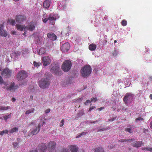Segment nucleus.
<instances>
[{
	"label": "nucleus",
	"instance_id": "obj_1",
	"mask_svg": "<svg viewBox=\"0 0 152 152\" xmlns=\"http://www.w3.org/2000/svg\"><path fill=\"white\" fill-rule=\"evenodd\" d=\"M4 84L5 86L3 87V88L8 90L11 91H15L17 89L18 86V85L15 86L14 82L11 83L10 86H8V84L7 82H4L2 77L0 75V84Z\"/></svg>",
	"mask_w": 152,
	"mask_h": 152
},
{
	"label": "nucleus",
	"instance_id": "obj_2",
	"mask_svg": "<svg viewBox=\"0 0 152 152\" xmlns=\"http://www.w3.org/2000/svg\"><path fill=\"white\" fill-rule=\"evenodd\" d=\"M91 67L89 65H86L83 67L81 69V73L82 77H87L89 76L91 72Z\"/></svg>",
	"mask_w": 152,
	"mask_h": 152
},
{
	"label": "nucleus",
	"instance_id": "obj_3",
	"mask_svg": "<svg viewBox=\"0 0 152 152\" xmlns=\"http://www.w3.org/2000/svg\"><path fill=\"white\" fill-rule=\"evenodd\" d=\"M38 83L39 86L41 88L45 89L49 86L50 82L49 79L44 78L39 80Z\"/></svg>",
	"mask_w": 152,
	"mask_h": 152
},
{
	"label": "nucleus",
	"instance_id": "obj_4",
	"mask_svg": "<svg viewBox=\"0 0 152 152\" xmlns=\"http://www.w3.org/2000/svg\"><path fill=\"white\" fill-rule=\"evenodd\" d=\"M72 64L71 61L69 60L65 61L61 66L62 69L65 72L69 70L72 66Z\"/></svg>",
	"mask_w": 152,
	"mask_h": 152
},
{
	"label": "nucleus",
	"instance_id": "obj_5",
	"mask_svg": "<svg viewBox=\"0 0 152 152\" xmlns=\"http://www.w3.org/2000/svg\"><path fill=\"white\" fill-rule=\"evenodd\" d=\"M28 76L26 72L24 70L19 71L16 75V79L17 80H22L25 79Z\"/></svg>",
	"mask_w": 152,
	"mask_h": 152
},
{
	"label": "nucleus",
	"instance_id": "obj_6",
	"mask_svg": "<svg viewBox=\"0 0 152 152\" xmlns=\"http://www.w3.org/2000/svg\"><path fill=\"white\" fill-rule=\"evenodd\" d=\"M0 70L1 72V75L5 77H10L12 73L11 70L7 68L4 69H1Z\"/></svg>",
	"mask_w": 152,
	"mask_h": 152
},
{
	"label": "nucleus",
	"instance_id": "obj_7",
	"mask_svg": "<svg viewBox=\"0 0 152 152\" xmlns=\"http://www.w3.org/2000/svg\"><path fill=\"white\" fill-rule=\"evenodd\" d=\"M56 143L54 141H50L49 142L47 145L48 150L50 152L54 151L56 148Z\"/></svg>",
	"mask_w": 152,
	"mask_h": 152
},
{
	"label": "nucleus",
	"instance_id": "obj_8",
	"mask_svg": "<svg viewBox=\"0 0 152 152\" xmlns=\"http://www.w3.org/2000/svg\"><path fill=\"white\" fill-rule=\"evenodd\" d=\"M51 72L55 75L61 76L62 72L59 67L58 66H53L50 70Z\"/></svg>",
	"mask_w": 152,
	"mask_h": 152
},
{
	"label": "nucleus",
	"instance_id": "obj_9",
	"mask_svg": "<svg viewBox=\"0 0 152 152\" xmlns=\"http://www.w3.org/2000/svg\"><path fill=\"white\" fill-rule=\"evenodd\" d=\"M26 17L25 15H17L15 17V20L17 22L21 23L26 20Z\"/></svg>",
	"mask_w": 152,
	"mask_h": 152
},
{
	"label": "nucleus",
	"instance_id": "obj_10",
	"mask_svg": "<svg viewBox=\"0 0 152 152\" xmlns=\"http://www.w3.org/2000/svg\"><path fill=\"white\" fill-rule=\"evenodd\" d=\"M42 62L44 66H46L50 64L51 61L49 57L44 56L42 58Z\"/></svg>",
	"mask_w": 152,
	"mask_h": 152
},
{
	"label": "nucleus",
	"instance_id": "obj_11",
	"mask_svg": "<svg viewBox=\"0 0 152 152\" xmlns=\"http://www.w3.org/2000/svg\"><path fill=\"white\" fill-rule=\"evenodd\" d=\"M133 97V95L131 93H127L126 95L124 97L123 100L126 104H128V101L129 99L132 100Z\"/></svg>",
	"mask_w": 152,
	"mask_h": 152
},
{
	"label": "nucleus",
	"instance_id": "obj_12",
	"mask_svg": "<svg viewBox=\"0 0 152 152\" xmlns=\"http://www.w3.org/2000/svg\"><path fill=\"white\" fill-rule=\"evenodd\" d=\"M70 45L68 42H66L63 44L61 48V51L64 52H66L69 49Z\"/></svg>",
	"mask_w": 152,
	"mask_h": 152
},
{
	"label": "nucleus",
	"instance_id": "obj_13",
	"mask_svg": "<svg viewBox=\"0 0 152 152\" xmlns=\"http://www.w3.org/2000/svg\"><path fill=\"white\" fill-rule=\"evenodd\" d=\"M47 148L45 144L42 143L39 145V150L40 152H46Z\"/></svg>",
	"mask_w": 152,
	"mask_h": 152
},
{
	"label": "nucleus",
	"instance_id": "obj_14",
	"mask_svg": "<svg viewBox=\"0 0 152 152\" xmlns=\"http://www.w3.org/2000/svg\"><path fill=\"white\" fill-rule=\"evenodd\" d=\"M68 148L71 152H77L79 149L78 147L75 145H69Z\"/></svg>",
	"mask_w": 152,
	"mask_h": 152
},
{
	"label": "nucleus",
	"instance_id": "obj_15",
	"mask_svg": "<svg viewBox=\"0 0 152 152\" xmlns=\"http://www.w3.org/2000/svg\"><path fill=\"white\" fill-rule=\"evenodd\" d=\"M4 25L3 24L0 25V35L6 37L7 36V31L3 29Z\"/></svg>",
	"mask_w": 152,
	"mask_h": 152
},
{
	"label": "nucleus",
	"instance_id": "obj_16",
	"mask_svg": "<svg viewBox=\"0 0 152 152\" xmlns=\"http://www.w3.org/2000/svg\"><path fill=\"white\" fill-rule=\"evenodd\" d=\"M35 28V26L33 23H31L28 25L25 26V31L26 30H29L30 31H32Z\"/></svg>",
	"mask_w": 152,
	"mask_h": 152
},
{
	"label": "nucleus",
	"instance_id": "obj_17",
	"mask_svg": "<svg viewBox=\"0 0 152 152\" xmlns=\"http://www.w3.org/2000/svg\"><path fill=\"white\" fill-rule=\"evenodd\" d=\"M48 38L50 40H56L57 39V37L53 33H49L47 34Z\"/></svg>",
	"mask_w": 152,
	"mask_h": 152
},
{
	"label": "nucleus",
	"instance_id": "obj_18",
	"mask_svg": "<svg viewBox=\"0 0 152 152\" xmlns=\"http://www.w3.org/2000/svg\"><path fill=\"white\" fill-rule=\"evenodd\" d=\"M143 145L144 143L142 141H136L132 145L134 147L136 148L140 147Z\"/></svg>",
	"mask_w": 152,
	"mask_h": 152
},
{
	"label": "nucleus",
	"instance_id": "obj_19",
	"mask_svg": "<svg viewBox=\"0 0 152 152\" xmlns=\"http://www.w3.org/2000/svg\"><path fill=\"white\" fill-rule=\"evenodd\" d=\"M50 0H45L43 2V6L44 8L48 9L51 3Z\"/></svg>",
	"mask_w": 152,
	"mask_h": 152
},
{
	"label": "nucleus",
	"instance_id": "obj_20",
	"mask_svg": "<svg viewBox=\"0 0 152 152\" xmlns=\"http://www.w3.org/2000/svg\"><path fill=\"white\" fill-rule=\"evenodd\" d=\"M134 126L133 125H130L127 126L125 129V131L129 133H131L133 132Z\"/></svg>",
	"mask_w": 152,
	"mask_h": 152
},
{
	"label": "nucleus",
	"instance_id": "obj_21",
	"mask_svg": "<svg viewBox=\"0 0 152 152\" xmlns=\"http://www.w3.org/2000/svg\"><path fill=\"white\" fill-rule=\"evenodd\" d=\"M39 130V129L37 127L29 133V135L31 136L36 134L38 133Z\"/></svg>",
	"mask_w": 152,
	"mask_h": 152
},
{
	"label": "nucleus",
	"instance_id": "obj_22",
	"mask_svg": "<svg viewBox=\"0 0 152 152\" xmlns=\"http://www.w3.org/2000/svg\"><path fill=\"white\" fill-rule=\"evenodd\" d=\"M48 20L49 23L50 24L54 25L55 23L56 19L53 17L50 16L48 18Z\"/></svg>",
	"mask_w": 152,
	"mask_h": 152
},
{
	"label": "nucleus",
	"instance_id": "obj_23",
	"mask_svg": "<svg viewBox=\"0 0 152 152\" xmlns=\"http://www.w3.org/2000/svg\"><path fill=\"white\" fill-rule=\"evenodd\" d=\"M16 27L18 30H19L21 31H23V29L25 30V27L24 26L19 24H17Z\"/></svg>",
	"mask_w": 152,
	"mask_h": 152
},
{
	"label": "nucleus",
	"instance_id": "obj_24",
	"mask_svg": "<svg viewBox=\"0 0 152 152\" xmlns=\"http://www.w3.org/2000/svg\"><path fill=\"white\" fill-rule=\"evenodd\" d=\"M96 45L93 43L89 45L88 48L91 51H94L96 48Z\"/></svg>",
	"mask_w": 152,
	"mask_h": 152
},
{
	"label": "nucleus",
	"instance_id": "obj_25",
	"mask_svg": "<svg viewBox=\"0 0 152 152\" xmlns=\"http://www.w3.org/2000/svg\"><path fill=\"white\" fill-rule=\"evenodd\" d=\"M18 127H14L11 129L10 131L9 132L10 134H13L15 132L18 131Z\"/></svg>",
	"mask_w": 152,
	"mask_h": 152
},
{
	"label": "nucleus",
	"instance_id": "obj_26",
	"mask_svg": "<svg viewBox=\"0 0 152 152\" xmlns=\"http://www.w3.org/2000/svg\"><path fill=\"white\" fill-rule=\"evenodd\" d=\"M95 152H104V151L102 148L98 147L95 148Z\"/></svg>",
	"mask_w": 152,
	"mask_h": 152
},
{
	"label": "nucleus",
	"instance_id": "obj_27",
	"mask_svg": "<svg viewBox=\"0 0 152 152\" xmlns=\"http://www.w3.org/2000/svg\"><path fill=\"white\" fill-rule=\"evenodd\" d=\"M46 52L45 49L43 47L41 48L39 50V54L42 55Z\"/></svg>",
	"mask_w": 152,
	"mask_h": 152
},
{
	"label": "nucleus",
	"instance_id": "obj_28",
	"mask_svg": "<svg viewBox=\"0 0 152 152\" xmlns=\"http://www.w3.org/2000/svg\"><path fill=\"white\" fill-rule=\"evenodd\" d=\"M135 140V139L134 138H133L132 139H129L128 140H126V139H121L119 140L118 141L119 142H126L127 141L129 142H131L132 141H133Z\"/></svg>",
	"mask_w": 152,
	"mask_h": 152
},
{
	"label": "nucleus",
	"instance_id": "obj_29",
	"mask_svg": "<svg viewBox=\"0 0 152 152\" xmlns=\"http://www.w3.org/2000/svg\"><path fill=\"white\" fill-rule=\"evenodd\" d=\"M10 108V107L9 106L7 107L0 106V110H6L8 109H9Z\"/></svg>",
	"mask_w": 152,
	"mask_h": 152
},
{
	"label": "nucleus",
	"instance_id": "obj_30",
	"mask_svg": "<svg viewBox=\"0 0 152 152\" xmlns=\"http://www.w3.org/2000/svg\"><path fill=\"white\" fill-rule=\"evenodd\" d=\"M8 22L9 23H10L11 25L14 26L16 24V22L15 20H14L12 19H9L8 20Z\"/></svg>",
	"mask_w": 152,
	"mask_h": 152
},
{
	"label": "nucleus",
	"instance_id": "obj_31",
	"mask_svg": "<svg viewBox=\"0 0 152 152\" xmlns=\"http://www.w3.org/2000/svg\"><path fill=\"white\" fill-rule=\"evenodd\" d=\"M34 110V108H32L31 109L26 111L25 114L26 115L29 114L30 113H33Z\"/></svg>",
	"mask_w": 152,
	"mask_h": 152
},
{
	"label": "nucleus",
	"instance_id": "obj_32",
	"mask_svg": "<svg viewBox=\"0 0 152 152\" xmlns=\"http://www.w3.org/2000/svg\"><path fill=\"white\" fill-rule=\"evenodd\" d=\"M45 77H46L45 78H47L49 79V78L50 77H51L52 75L51 74V73L50 72H46L45 73Z\"/></svg>",
	"mask_w": 152,
	"mask_h": 152
},
{
	"label": "nucleus",
	"instance_id": "obj_33",
	"mask_svg": "<svg viewBox=\"0 0 152 152\" xmlns=\"http://www.w3.org/2000/svg\"><path fill=\"white\" fill-rule=\"evenodd\" d=\"M142 149L143 150L148 151H152V148L150 147L142 148Z\"/></svg>",
	"mask_w": 152,
	"mask_h": 152
},
{
	"label": "nucleus",
	"instance_id": "obj_34",
	"mask_svg": "<svg viewBox=\"0 0 152 152\" xmlns=\"http://www.w3.org/2000/svg\"><path fill=\"white\" fill-rule=\"evenodd\" d=\"M33 64L34 66L38 67L41 64V63L40 62H36V61H34Z\"/></svg>",
	"mask_w": 152,
	"mask_h": 152
},
{
	"label": "nucleus",
	"instance_id": "obj_35",
	"mask_svg": "<svg viewBox=\"0 0 152 152\" xmlns=\"http://www.w3.org/2000/svg\"><path fill=\"white\" fill-rule=\"evenodd\" d=\"M11 113H10V114L8 115H7L3 116V118L4 120L5 121H7V119L8 118H9L11 117Z\"/></svg>",
	"mask_w": 152,
	"mask_h": 152
},
{
	"label": "nucleus",
	"instance_id": "obj_36",
	"mask_svg": "<svg viewBox=\"0 0 152 152\" xmlns=\"http://www.w3.org/2000/svg\"><path fill=\"white\" fill-rule=\"evenodd\" d=\"M8 131L7 129L5 130H4L0 132V135H2L4 133L8 134Z\"/></svg>",
	"mask_w": 152,
	"mask_h": 152
},
{
	"label": "nucleus",
	"instance_id": "obj_37",
	"mask_svg": "<svg viewBox=\"0 0 152 152\" xmlns=\"http://www.w3.org/2000/svg\"><path fill=\"white\" fill-rule=\"evenodd\" d=\"M60 152H69L68 149L66 148H63Z\"/></svg>",
	"mask_w": 152,
	"mask_h": 152
},
{
	"label": "nucleus",
	"instance_id": "obj_38",
	"mask_svg": "<svg viewBox=\"0 0 152 152\" xmlns=\"http://www.w3.org/2000/svg\"><path fill=\"white\" fill-rule=\"evenodd\" d=\"M121 24L124 26H125L127 24V22L125 20H123L121 22Z\"/></svg>",
	"mask_w": 152,
	"mask_h": 152
},
{
	"label": "nucleus",
	"instance_id": "obj_39",
	"mask_svg": "<svg viewBox=\"0 0 152 152\" xmlns=\"http://www.w3.org/2000/svg\"><path fill=\"white\" fill-rule=\"evenodd\" d=\"M118 54V51L116 50H114L113 52V55L114 56H116Z\"/></svg>",
	"mask_w": 152,
	"mask_h": 152
},
{
	"label": "nucleus",
	"instance_id": "obj_40",
	"mask_svg": "<svg viewBox=\"0 0 152 152\" xmlns=\"http://www.w3.org/2000/svg\"><path fill=\"white\" fill-rule=\"evenodd\" d=\"M115 146H115V145H114L113 144H110L109 145H108V147L109 149H112L113 148H114Z\"/></svg>",
	"mask_w": 152,
	"mask_h": 152
},
{
	"label": "nucleus",
	"instance_id": "obj_41",
	"mask_svg": "<svg viewBox=\"0 0 152 152\" xmlns=\"http://www.w3.org/2000/svg\"><path fill=\"white\" fill-rule=\"evenodd\" d=\"M86 134V132H83L81 133V134H80L78 135H77V136L76 137V138H79L82 135H84Z\"/></svg>",
	"mask_w": 152,
	"mask_h": 152
},
{
	"label": "nucleus",
	"instance_id": "obj_42",
	"mask_svg": "<svg viewBox=\"0 0 152 152\" xmlns=\"http://www.w3.org/2000/svg\"><path fill=\"white\" fill-rule=\"evenodd\" d=\"M13 145L15 148H18V144L17 142H14L13 143Z\"/></svg>",
	"mask_w": 152,
	"mask_h": 152
},
{
	"label": "nucleus",
	"instance_id": "obj_43",
	"mask_svg": "<svg viewBox=\"0 0 152 152\" xmlns=\"http://www.w3.org/2000/svg\"><path fill=\"white\" fill-rule=\"evenodd\" d=\"M143 120V118H142L141 117H139L138 118H136L135 119L136 121H142Z\"/></svg>",
	"mask_w": 152,
	"mask_h": 152
},
{
	"label": "nucleus",
	"instance_id": "obj_44",
	"mask_svg": "<svg viewBox=\"0 0 152 152\" xmlns=\"http://www.w3.org/2000/svg\"><path fill=\"white\" fill-rule=\"evenodd\" d=\"M64 119H62V120L61 121L60 123L59 124V126L60 127H62L64 124Z\"/></svg>",
	"mask_w": 152,
	"mask_h": 152
},
{
	"label": "nucleus",
	"instance_id": "obj_45",
	"mask_svg": "<svg viewBox=\"0 0 152 152\" xmlns=\"http://www.w3.org/2000/svg\"><path fill=\"white\" fill-rule=\"evenodd\" d=\"M45 124V122L44 121H43L42 124L39 123V125L38 127H37V128H38L39 129H40V127H41V126H42L43 125H44Z\"/></svg>",
	"mask_w": 152,
	"mask_h": 152
},
{
	"label": "nucleus",
	"instance_id": "obj_46",
	"mask_svg": "<svg viewBox=\"0 0 152 152\" xmlns=\"http://www.w3.org/2000/svg\"><path fill=\"white\" fill-rule=\"evenodd\" d=\"M20 52L18 51H15V56H20Z\"/></svg>",
	"mask_w": 152,
	"mask_h": 152
},
{
	"label": "nucleus",
	"instance_id": "obj_47",
	"mask_svg": "<svg viewBox=\"0 0 152 152\" xmlns=\"http://www.w3.org/2000/svg\"><path fill=\"white\" fill-rule=\"evenodd\" d=\"M83 113H84L83 111H80L77 114L79 116H81L83 115Z\"/></svg>",
	"mask_w": 152,
	"mask_h": 152
},
{
	"label": "nucleus",
	"instance_id": "obj_48",
	"mask_svg": "<svg viewBox=\"0 0 152 152\" xmlns=\"http://www.w3.org/2000/svg\"><path fill=\"white\" fill-rule=\"evenodd\" d=\"M91 102H96L97 100V99L96 98H93L91 99Z\"/></svg>",
	"mask_w": 152,
	"mask_h": 152
},
{
	"label": "nucleus",
	"instance_id": "obj_49",
	"mask_svg": "<svg viewBox=\"0 0 152 152\" xmlns=\"http://www.w3.org/2000/svg\"><path fill=\"white\" fill-rule=\"evenodd\" d=\"M91 102V100H88L86 101V102L85 103V105H87L88 103H90Z\"/></svg>",
	"mask_w": 152,
	"mask_h": 152
},
{
	"label": "nucleus",
	"instance_id": "obj_50",
	"mask_svg": "<svg viewBox=\"0 0 152 152\" xmlns=\"http://www.w3.org/2000/svg\"><path fill=\"white\" fill-rule=\"evenodd\" d=\"M96 108V107L95 106H93L92 107H91L89 110V111H91L93 109H94Z\"/></svg>",
	"mask_w": 152,
	"mask_h": 152
},
{
	"label": "nucleus",
	"instance_id": "obj_51",
	"mask_svg": "<svg viewBox=\"0 0 152 152\" xmlns=\"http://www.w3.org/2000/svg\"><path fill=\"white\" fill-rule=\"evenodd\" d=\"M48 20V18H45L43 20V21L44 23H46Z\"/></svg>",
	"mask_w": 152,
	"mask_h": 152
},
{
	"label": "nucleus",
	"instance_id": "obj_52",
	"mask_svg": "<svg viewBox=\"0 0 152 152\" xmlns=\"http://www.w3.org/2000/svg\"><path fill=\"white\" fill-rule=\"evenodd\" d=\"M50 109H48L47 110H46L45 111V113H49L50 111Z\"/></svg>",
	"mask_w": 152,
	"mask_h": 152
},
{
	"label": "nucleus",
	"instance_id": "obj_53",
	"mask_svg": "<svg viewBox=\"0 0 152 152\" xmlns=\"http://www.w3.org/2000/svg\"><path fill=\"white\" fill-rule=\"evenodd\" d=\"M104 108V107H102L100 108H99L98 109V110L99 111H101Z\"/></svg>",
	"mask_w": 152,
	"mask_h": 152
},
{
	"label": "nucleus",
	"instance_id": "obj_54",
	"mask_svg": "<svg viewBox=\"0 0 152 152\" xmlns=\"http://www.w3.org/2000/svg\"><path fill=\"white\" fill-rule=\"evenodd\" d=\"M33 100V97L32 96H31L29 99V100L32 101Z\"/></svg>",
	"mask_w": 152,
	"mask_h": 152
},
{
	"label": "nucleus",
	"instance_id": "obj_55",
	"mask_svg": "<svg viewBox=\"0 0 152 152\" xmlns=\"http://www.w3.org/2000/svg\"><path fill=\"white\" fill-rule=\"evenodd\" d=\"M105 130V129L104 128H103V129H99L98 131V132H100V131H104V130Z\"/></svg>",
	"mask_w": 152,
	"mask_h": 152
},
{
	"label": "nucleus",
	"instance_id": "obj_56",
	"mask_svg": "<svg viewBox=\"0 0 152 152\" xmlns=\"http://www.w3.org/2000/svg\"><path fill=\"white\" fill-rule=\"evenodd\" d=\"M81 40V39L80 38H78V39H76L75 40V41L77 42H78V40Z\"/></svg>",
	"mask_w": 152,
	"mask_h": 152
},
{
	"label": "nucleus",
	"instance_id": "obj_57",
	"mask_svg": "<svg viewBox=\"0 0 152 152\" xmlns=\"http://www.w3.org/2000/svg\"><path fill=\"white\" fill-rule=\"evenodd\" d=\"M16 99L14 98H12V101L13 102H15V101Z\"/></svg>",
	"mask_w": 152,
	"mask_h": 152
},
{
	"label": "nucleus",
	"instance_id": "obj_58",
	"mask_svg": "<svg viewBox=\"0 0 152 152\" xmlns=\"http://www.w3.org/2000/svg\"><path fill=\"white\" fill-rule=\"evenodd\" d=\"M12 34L14 35L16 34V32L15 31H12Z\"/></svg>",
	"mask_w": 152,
	"mask_h": 152
},
{
	"label": "nucleus",
	"instance_id": "obj_59",
	"mask_svg": "<svg viewBox=\"0 0 152 152\" xmlns=\"http://www.w3.org/2000/svg\"><path fill=\"white\" fill-rule=\"evenodd\" d=\"M29 152H38L37 150H32L31 151H29Z\"/></svg>",
	"mask_w": 152,
	"mask_h": 152
},
{
	"label": "nucleus",
	"instance_id": "obj_60",
	"mask_svg": "<svg viewBox=\"0 0 152 152\" xmlns=\"http://www.w3.org/2000/svg\"><path fill=\"white\" fill-rule=\"evenodd\" d=\"M150 126L151 128L152 129V121L151 122Z\"/></svg>",
	"mask_w": 152,
	"mask_h": 152
},
{
	"label": "nucleus",
	"instance_id": "obj_61",
	"mask_svg": "<svg viewBox=\"0 0 152 152\" xmlns=\"http://www.w3.org/2000/svg\"><path fill=\"white\" fill-rule=\"evenodd\" d=\"M150 98L151 99H152V94L150 95Z\"/></svg>",
	"mask_w": 152,
	"mask_h": 152
},
{
	"label": "nucleus",
	"instance_id": "obj_62",
	"mask_svg": "<svg viewBox=\"0 0 152 152\" xmlns=\"http://www.w3.org/2000/svg\"><path fill=\"white\" fill-rule=\"evenodd\" d=\"M127 110V108H123L122 109V110Z\"/></svg>",
	"mask_w": 152,
	"mask_h": 152
},
{
	"label": "nucleus",
	"instance_id": "obj_63",
	"mask_svg": "<svg viewBox=\"0 0 152 152\" xmlns=\"http://www.w3.org/2000/svg\"><path fill=\"white\" fill-rule=\"evenodd\" d=\"M97 122V121H94V122H91L90 123H95V122Z\"/></svg>",
	"mask_w": 152,
	"mask_h": 152
},
{
	"label": "nucleus",
	"instance_id": "obj_64",
	"mask_svg": "<svg viewBox=\"0 0 152 152\" xmlns=\"http://www.w3.org/2000/svg\"><path fill=\"white\" fill-rule=\"evenodd\" d=\"M38 38L39 39V40H40V39L42 38V37H38Z\"/></svg>",
	"mask_w": 152,
	"mask_h": 152
}]
</instances>
